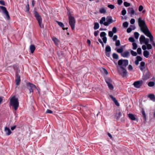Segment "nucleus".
<instances>
[{"mask_svg": "<svg viewBox=\"0 0 155 155\" xmlns=\"http://www.w3.org/2000/svg\"><path fill=\"white\" fill-rule=\"evenodd\" d=\"M27 88L30 91V93L33 92V90L34 89L36 88V86L34 84H33L30 83H29L27 84Z\"/></svg>", "mask_w": 155, "mask_h": 155, "instance_id": "obj_8", "label": "nucleus"}, {"mask_svg": "<svg viewBox=\"0 0 155 155\" xmlns=\"http://www.w3.org/2000/svg\"><path fill=\"white\" fill-rule=\"evenodd\" d=\"M117 51L118 53H121L123 51V49L122 48L117 49Z\"/></svg>", "mask_w": 155, "mask_h": 155, "instance_id": "obj_46", "label": "nucleus"}, {"mask_svg": "<svg viewBox=\"0 0 155 155\" xmlns=\"http://www.w3.org/2000/svg\"><path fill=\"white\" fill-rule=\"evenodd\" d=\"M105 81L107 84L112 82V81L111 79L110 78H106Z\"/></svg>", "mask_w": 155, "mask_h": 155, "instance_id": "obj_30", "label": "nucleus"}, {"mask_svg": "<svg viewBox=\"0 0 155 155\" xmlns=\"http://www.w3.org/2000/svg\"><path fill=\"white\" fill-rule=\"evenodd\" d=\"M150 74L148 70H147L143 76V80H147L150 78Z\"/></svg>", "mask_w": 155, "mask_h": 155, "instance_id": "obj_13", "label": "nucleus"}, {"mask_svg": "<svg viewBox=\"0 0 155 155\" xmlns=\"http://www.w3.org/2000/svg\"><path fill=\"white\" fill-rule=\"evenodd\" d=\"M112 31L114 33H116L117 32V28L115 27H114L112 28Z\"/></svg>", "mask_w": 155, "mask_h": 155, "instance_id": "obj_43", "label": "nucleus"}, {"mask_svg": "<svg viewBox=\"0 0 155 155\" xmlns=\"http://www.w3.org/2000/svg\"><path fill=\"white\" fill-rule=\"evenodd\" d=\"M99 11L101 13H105L106 12V10L104 8L100 9Z\"/></svg>", "mask_w": 155, "mask_h": 155, "instance_id": "obj_35", "label": "nucleus"}, {"mask_svg": "<svg viewBox=\"0 0 155 155\" xmlns=\"http://www.w3.org/2000/svg\"><path fill=\"white\" fill-rule=\"evenodd\" d=\"M0 9L2 10L3 12L6 15V18L9 20L10 18V17L6 8L5 7L0 6Z\"/></svg>", "mask_w": 155, "mask_h": 155, "instance_id": "obj_7", "label": "nucleus"}, {"mask_svg": "<svg viewBox=\"0 0 155 155\" xmlns=\"http://www.w3.org/2000/svg\"><path fill=\"white\" fill-rule=\"evenodd\" d=\"M137 51L138 54H141V49L140 48H138Z\"/></svg>", "mask_w": 155, "mask_h": 155, "instance_id": "obj_50", "label": "nucleus"}, {"mask_svg": "<svg viewBox=\"0 0 155 155\" xmlns=\"http://www.w3.org/2000/svg\"><path fill=\"white\" fill-rule=\"evenodd\" d=\"M132 46H133V48H132L133 50H135L136 49L137 47V44L135 42H133L132 43Z\"/></svg>", "mask_w": 155, "mask_h": 155, "instance_id": "obj_33", "label": "nucleus"}, {"mask_svg": "<svg viewBox=\"0 0 155 155\" xmlns=\"http://www.w3.org/2000/svg\"><path fill=\"white\" fill-rule=\"evenodd\" d=\"M147 36L150 38V41L151 43L153 45V46L155 47V43L153 41V37L151 33H150L147 35Z\"/></svg>", "mask_w": 155, "mask_h": 155, "instance_id": "obj_14", "label": "nucleus"}, {"mask_svg": "<svg viewBox=\"0 0 155 155\" xmlns=\"http://www.w3.org/2000/svg\"><path fill=\"white\" fill-rule=\"evenodd\" d=\"M113 57L114 59H117L118 58V56L117 54L116 53H113Z\"/></svg>", "mask_w": 155, "mask_h": 155, "instance_id": "obj_37", "label": "nucleus"}, {"mask_svg": "<svg viewBox=\"0 0 155 155\" xmlns=\"http://www.w3.org/2000/svg\"><path fill=\"white\" fill-rule=\"evenodd\" d=\"M117 71L123 77L126 76L127 71L122 66H117Z\"/></svg>", "mask_w": 155, "mask_h": 155, "instance_id": "obj_4", "label": "nucleus"}, {"mask_svg": "<svg viewBox=\"0 0 155 155\" xmlns=\"http://www.w3.org/2000/svg\"><path fill=\"white\" fill-rule=\"evenodd\" d=\"M103 72L106 74L107 75L108 74V72L107 71L105 68H103Z\"/></svg>", "mask_w": 155, "mask_h": 155, "instance_id": "obj_62", "label": "nucleus"}, {"mask_svg": "<svg viewBox=\"0 0 155 155\" xmlns=\"http://www.w3.org/2000/svg\"><path fill=\"white\" fill-rule=\"evenodd\" d=\"M128 69L129 70L131 71L133 70V68L131 65H129L128 67Z\"/></svg>", "mask_w": 155, "mask_h": 155, "instance_id": "obj_60", "label": "nucleus"}, {"mask_svg": "<svg viewBox=\"0 0 155 155\" xmlns=\"http://www.w3.org/2000/svg\"><path fill=\"white\" fill-rule=\"evenodd\" d=\"M110 97L112 99L113 101L114 102L115 104L117 106H119L120 104L118 102L117 100L115 99V98L112 95H110Z\"/></svg>", "mask_w": 155, "mask_h": 155, "instance_id": "obj_18", "label": "nucleus"}, {"mask_svg": "<svg viewBox=\"0 0 155 155\" xmlns=\"http://www.w3.org/2000/svg\"><path fill=\"white\" fill-rule=\"evenodd\" d=\"M134 35L136 39H137L139 37V33L137 32H135L134 33Z\"/></svg>", "mask_w": 155, "mask_h": 155, "instance_id": "obj_38", "label": "nucleus"}, {"mask_svg": "<svg viewBox=\"0 0 155 155\" xmlns=\"http://www.w3.org/2000/svg\"><path fill=\"white\" fill-rule=\"evenodd\" d=\"M111 49L109 45H107L105 48V54L107 57H110Z\"/></svg>", "mask_w": 155, "mask_h": 155, "instance_id": "obj_11", "label": "nucleus"}, {"mask_svg": "<svg viewBox=\"0 0 155 155\" xmlns=\"http://www.w3.org/2000/svg\"><path fill=\"white\" fill-rule=\"evenodd\" d=\"M35 48L34 45H31L30 46V49L31 51V53H33L35 50Z\"/></svg>", "mask_w": 155, "mask_h": 155, "instance_id": "obj_21", "label": "nucleus"}, {"mask_svg": "<svg viewBox=\"0 0 155 155\" xmlns=\"http://www.w3.org/2000/svg\"><path fill=\"white\" fill-rule=\"evenodd\" d=\"M148 97L150 98L151 100L154 101H155V96L153 94H149L148 96Z\"/></svg>", "mask_w": 155, "mask_h": 155, "instance_id": "obj_24", "label": "nucleus"}, {"mask_svg": "<svg viewBox=\"0 0 155 155\" xmlns=\"http://www.w3.org/2000/svg\"><path fill=\"white\" fill-rule=\"evenodd\" d=\"M126 13V11L125 9H124L121 12V14L123 15H125Z\"/></svg>", "mask_w": 155, "mask_h": 155, "instance_id": "obj_53", "label": "nucleus"}, {"mask_svg": "<svg viewBox=\"0 0 155 155\" xmlns=\"http://www.w3.org/2000/svg\"><path fill=\"white\" fill-rule=\"evenodd\" d=\"M135 22V20L134 18L131 19L130 20V23L132 24H133Z\"/></svg>", "mask_w": 155, "mask_h": 155, "instance_id": "obj_56", "label": "nucleus"}, {"mask_svg": "<svg viewBox=\"0 0 155 155\" xmlns=\"http://www.w3.org/2000/svg\"><path fill=\"white\" fill-rule=\"evenodd\" d=\"M155 85V83L153 82L150 81L149 82L148 84V85L149 87H152L154 86Z\"/></svg>", "mask_w": 155, "mask_h": 155, "instance_id": "obj_34", "label": "nucleus"}, {"mask_svg": "<svg viewBox=\"0 0 155 155\" xmlns=\"http://www.w3.org/2000/svg\"><path fill=\"white\" fill-rule=\"evenodd\" d=\"M25 9L26 10V12H28L29 10V5L28 3L27 5L25 7Z\"/></svg>", "mask_w": 155, "mask_h": 155, "instance_id": "obj_52", "label": "nucleus"}, {"mask_svg": "<svg viewBox=\"0 0 155 155\" xmlns=\"http://www.w3.org/2000/svg\"><path fill=\"white\" fill-rule=\"evenodd\" d=\"M118 64L119 66H122L124 68L128 65V61L127 60H120L118 61Z\"/></svg>", "mask_w": 155, "mask_h": 155, "instance_id": "obj_6", "label": "nucleus"}, {"mask_svg": "<svg viewBox=\"0 0 155 155\" xmlns=\"http://www.w3.org/2000/svg\"><path fill=\"white\" fill-rule=\"evenodd\" d=\"M103 24L105 26H108L110 24L107 21L104 22Z\"/></svg>", "mask_w": 155, "mask_h": 155, "instance_id": "obj_59", "label": "nucleus"}, {"mask_svg": "<svg viewBox=\"0 0 155 155\" xmlns=\"http://www.w3.org/2000/svg\"><path fill=\"white\" fill-rule=\"evenodd\" d=\"M137 60L138 61H141L142 59V58L140 56H137L136 57Z\"/></svg>", "mask_w": 155, "mask_h": 155, "instance_id": "obj_49", "label": "nucleus"}, {"mask_svg": "<svg viewBox=\"0 0 155 155\" xmlns=\"http://www.w3.org/2000/svg\"><path fill=\"white\" fill-rule=\"evenodd\" d=\"M16 79L15 80L16 84L17 85H18L19 84L20 81V76L16 74Z\"/></svg>", "mask_w": 155, "mask_h": 155, "instance_id": "obj_16", "label": "nucleus"}, {"mask_svg": "<svg viewBox=\"0 0 155 155\" xmlns=\"http://www.w3.org/2000/svg\"><path fill=\"white\" fill-rule=\"evenodd\" d=\"M122 113L121 112H119L118 113H117L116 115L117 120H119L120 117L122 116Z\"/></svg>", "mask_w": 155, "mask_h": 155, "instance_id": "obj_28", "label": "nucleus"}, {"mask_svg": "<svg viewBox=\"0 0 155 155\" xmlns=\"http://www.w3.org/2000/svg\"><path fill=\"white\" fill-rule=\"evenodd\" d=\"M69 24L71 27V29L73 30L75 28V20L74 17L70 15L69 16Z\"/></svg>", "mask_w": 155, "mask_h": 155, "instance_id": "obj_5", "label": "nucleus"}, {"mask_svg": "<svg viewBox=\"0 0 155 155\" xmlns=\"http://www.w3.org/2000/svg\"><path fill=\"white\" fill-rule=\"evenodd\" d=\"M123 26L125 28H127L128 25V22L126 21L124 22L123 24Z\"/></svg>", "mask_w": 155, "mask_h": 155, "instance_id": "obj_40", "label": "nucleus"}, {"mask_svg": "<svg viewBox=\"0 0 155 155\" xmlns=\"http://www.w3.org/2000/svg\"><path fill=\"white\" fill-rule=\"evenodd\" d=\"M5 131L6 133V134L7 135H10L12 133V132L10 130L9 128L7 127H5Z\"/></svg>", "mask_w": 155, "mask_h": 155, "instance_id": "obj_20", "label": "nucleus"}, {"mask_svg": "<svg viewBox=\"0 0 155 155\" xmlns=\"http://www.w3.org/2000/svg\"><path fill=\"white\" fill-rule=\"evenodd\" d=\"M99 32V31L98 30L94 31V36H97L98 35Z\"/></svg>", "mask_w": 155, "mask_h": 155, "instance_id": "obj_57", "label": "nucleus"}, {"mask_svg": "<svg viewBox=\"0 0 155 155\" xmlns=\"http://www.w3.org/2000/svg\"><path fill=\"white\" fill-rule=\"evenodd\" d=\"M107 6L108 8H111V9H113L115 7L114 5L111 4Z\"/></svg>", "mask_w": 155, "mask_h": 155, "instance_id": "obj_47", "label": "nucleus"}, {"mask_svg": "<svg viewBox=\"0 0 155 155\" xmlns=\"http://www.w3.org/2000/svg\"><path fill=\"white\" fill-rule=\"evenodd\" d=\"M10 103L11 105L13 107L15 110H16L19 105L18 98L15 96L13 97L10 100Z\"/></svg>", "mask_w": 155, "mask_h": 155, "instance_id": "obj_2", "label": "nucleus"}, {"mask_svg": "<svg viewBox=\"0 0 155 155\" xmlns=\"http://www.w3.org/2000/svg\"><path fill=\"white\" fill-rule=\"evenodd\" d=\"M122 56L124 58H128L130 55V53L127 51H125L121 54Z\"/></svg>", "mask_w": 155, "mask_h": 155, "instance_id": "obj_17", "label": "nucleus"}, {"mask_svg": "<svg viewBox=\"0 0 155 155\" xmlns=\"http://www.w3.org/2000/svg\"><path fill=\"white\" fill-rule=\"evenodd\" d=\"M34 15L38 21L40 27L41 28H44V26L42 23V19L41 16L36 11L34 12Z\"/></svg>", "mask_w": 155, "mask_h": 155, "instance_id": "obj_3", "label": "nucleus"}, {"mask_svg": "<svg viewBox=\"0 0 155 155\" xmlns=\"http://www.w3.org/2000/svg\"><path fill=\"white\" fill-rule=\"evenodd\" d=\"M138 22L139 26L140 28L141 31L143 32L146 35H147L151 33L146 25L144 20H142L141 18H140L138 19Z\"/></svg>", "mask_w": 155, "mask_h": 155, "instance_id": "obj_1", "label": "nucleus"}, {"mask_svg": "<svg viewBox=\"0 0 155 155\" xmlns=\"http://www.w3.org/2000/svg\"><path fill=\"white\" fill-rule=\"evenodd\" d=\"M120 45V42L119 40H117L116 41L115 45L116 46H118Z\"/></svg>", "mask_w": 155, "mask_h": 155, "instance_id": "obj_41", "label": "nucleus"}, {"mask_svg": "<svg viewBox=\"0 0 155 155\" xmlns=\"http://www.w3.org/2000/svg\"><path fill=\"white\" fill-rule=\"evenodd\" d=\"M128 116L132 120H136V118L132 114H129Z\"/></svg>", "mask_w": 155, "mask_h": 155, "instance_id": "obj_25", "label": "nucleus"}, {"mask_svg": "<svg viewBox=\"0 0 155 155\" xmlns=\"http://www.w3.org/2000/svg\"><path fill=\"white\" fill-rule=\"evenodd\" d=\"M145 62L144 61H142L140 62L139 67L141 71H143L145 68Z\"/></svg>", "mask_w": 155, "mask_h": 155, "instance_id": "obj_15", "label": "nucleus"}, {"mask_svg": "<svg viewBox=\"0 0 155 155\" xmlns=\"http://www.w3.org/2000/svg\"><path fill=\"white\" fill-rule=\"evenodd\" d=\"M110 90H113L114 88V86L111 83H110L109 84H107Z\"/></svg>", "mask_w": 155, "mask_h": 155, "instance_id": "obj_36", "label": "nucleus"}, {"mask_svg": "<svg viewBox=\"0 0 155 155\" xmlns=\"http://www.w3.org/2000/svg\"><path fill=\"white\" fill-rule=\"evenodd\" d=\"M128 13L130 14V16L131 17H133V15H137V14L136 13L133 8H129L128 9Z\"/></svg>", "mask_w": 155, "mask_h": 155, "instance_id": "obj_12", "label": "nucleus"}, {"mask_svg": "<svg viewBox=\"0 0 155 155\" xmlns=\"http://www.w3.org/2000/svg\"><path fill=\"white\" fill-rule=\"evenodd\" d=\"M130 53L133 56H137V52H134L133 50H131L130 51Z\"/></svg>", "mask_w": 155, "mask_h": 155, "instance_id": "obj_39", "label": "nucleus"}, {"mask_svg": "<svg viewBox=\"0 0 155 155\" xmlns=\"http://www.w3.org/2000/svg\"><path fill=\"white\" fill-rule=\"evenodd\" d=\"M106 34L104 32H102L100 34V37L102 38V39L104 43L106 44L107 42V38L106 37Z\"/></svg>", "mask_w": 155, "mask_h": 155, "instance_id": "obj_10", "label": "nucleus"}, {"mask_svg": "<svg viewBox=\"0 0 155 155\" xmlns=\"http://www.w3.org/2000/svg\"><path fill=\"white\" fill-rule=\"evenodd\" d=\"M143 54L145 57L148 58L149 57V53L148 51L145 50L143 52Z\"/></svg>", "mask_w": 155, "mask_h": 155, "instance_id": "obj_26", "label": "nucleus"}, {"mask_svg": "<svg viewBox=\"0 0 155 155\" xmlns=\"http://www.w3.org/2000/svg\"><path fill=\"white\" fill-rule=\"evenodd\" d=\"M109 36L110 37H112L113 35V33L112 31H109L108 32Z\"/></svg>", "mask_w": 155, "mask_h": 155, "instance_id": "obj_51", "label": "nucleus"}, {"mask_svg": "<svg viewBox=\"0 0 155 155\" xmlns=\"http://www.w3.org/2000/svg\"><path fill=\"white\" fill-rule=\"evenodd\" d=\"M58 55L59 56H64V54L62 52H61L59 53H58Z\"/></svg>", "mask_w": 155, "mask_h": 155, "instance_id": "obj_54", "label": "nucleus"}, {"mask_svg": "<svg viewBox=\"0 0 155 155\" xmlns=\"http://www.w3.org/2000/svg\"><path fill=\"white\" fill-rule=\"evenodd\" d=\"M52 112L51 110L49 109H47L46 111V113L51 114Z\"/></svg>", "mask_w": 155, "mask_h": 155, "instance_id": "obj_64", "label": "nucleus"}, {"mask_svg": "<svg viewBox=\"0 0 155 155\" xmlns=\"http://www.w3.org/2000/svg\"><path fill=\"white\" fill-rule=\"evenodd\" d=\"M52 39L56 45H58L59 44V41L57 38H53Z\"/></svg>", "mask_w": 155, "mask_h": 155, "instance_id": "obj_27", "label": "nucleus"}, {"mask_svg": "<svg viewBox=\"0 0 155 155\" xmlns=\"http://www.w3.org/2000/svg\"><path fill=\"white\" fill-rule=\"evenodd\" d=\"M143 83L142 80L139 81L134 82L133 85L136 88H139L142 86Z\"/></svg>", "mask_w": 155, "mask_h": 155, "instance_id": "obj_9", "label": "nucleus"}, {"mask_svg": "<svg viewBox=\"0 0 155 155\" xmlns=\"http://www.w3.org/2000/svg\"><path fill=\"white\" fill-rule=\"evenodd\" d=\"M118 4L120 5L123 2L122 0H118L117 1Z\"/></svg>", "mask_w": 155, "mask_h": 155, "instance_id": "obj_63", "label": "nucleus"}, {"mask_svg": "<svg viewBox=\"0 0 155 155\" xmlns=\"http://www.w3.org/2000/svg\"><path fill=\"white\" fill-rule=\"evenodd\" d=\"M129 41L132 42H134L135 41L134 39L132 37H130L129 38Z\"/></svg>", "mask_w": 155, "mask_h": 155, "instance_id": "obj_48", "label": "nucleus"}, {"mask_svg": "<svg viewBox=\"0 0 155 155\" xmlns=\"http://www.w3.org/2000/svg\"><path fill=\"white\" fill-rule=\"evenodd\" d=\"M145 38L144 36L143 35H141L139 39L140 42L141 44H142V42H144L145 40Z\"/></svg>", "mask_w": 155, "mask_h": 155, "instance_id": "obj_22", "label": "nucleus"}, {"mask_svg": "<svg viewBox=\"0 0 155 155\" xmlns=\"http://www.w3.org/2000/svg\"><path fill=\"white\" fill-rule=\"evenodd\" d=\"M99 25L97 22H95L94 24V30H96L99 28Z\"/></svg>", "mask_w": 155, "mask_h": 155, "instance_id": "obj_29", "label": "nucleus"}, {"mask_svg": "<svg viewBox=\"0 0 155 155\" xmlns=\"http://www.w3.org/2000/svg\"><path fill=\"white\" fill-rule=\"evenodd\" d=\"M117 35H114V36L113 37V40L114 41H116V40H117Z\"/></svg>", "mask_w": 155, "mask_h": 155, "instance_id": "obj_61", "label": "nucleus"}, {"mask_svg": "<svg viewBox=\"0 0 155 155\" xmlns=\"http://www.w3.org/2000/svg\"><path fill=\"white\" fill-rule=\"evenodd\" d=\"M132 29L130 28H128L127 30V33H129L132 31Z\"/></svg>", "mask_w": 155, "mask_h": 155, "instance_id": "obj_58", "label": "nucleus"}, {"mask_svg": "<svg viewBox=\"0 0 155 155\" xmlns=\"http://www.w3.org/2000/svg\"><path fill=\"white\" fill-rule=\"evenodd\" d=\"M110 97L112 99L113 101L114 102L115 104L117 106H119L120 104L118 102L117 100L115 99V98L112 95H110Z\"/></svg>", "mask_w": 155, "mask_h": 155, "instance_id": "obj_19", "label": "nucleus"}, {"mask_svg": "<svg viewBox=\"0 0 155 155\" xmlns=\"http://www.w3.org/2000/svg\"><path fill=\"white\" fill-rule=\"evenodd\" d=\"M57 22L58 24L64 30L65 29L67 30L68 29V28H64V24L61 22H59L58 21H57Z\"/></svg>", "mask_w": 155, "mask_h": 155, "instance_id": "obj_23", "label": "nucleus"}, {"mask_svg": "<svg viewBox=\"0 0 155 155\" xmlns=\"http://www.w3.org/2000/svg\"><path fill=\"white\" fill-rule=\"evenodd\" d=\"M143 7L142 5H140L139 7L138 10L140 12H141L143 10Z\"/></svg>", "mask_w": 155, "mask_h": 155, "instance_id": "obj_55", "label": "nucleus"}, {"mask_svg": "<svg viewBox=\"0 0 155 155\" xmlns=\"http://www.w3.org/2000/svg\"><path fill=\"white\" fill-rule=\"evenodd\" d=\"M147 46V48L148 49H150L152 48V46L150 44H148L147 45H146Z\"/></svg>", "mask_w": 155, "mask_h": 155, "instance_id": "obj_44", "label": "nucleus"}, {"mask_svg": "<svg viewBox=\"0 0 155 155\" xmlns=\"http://www.w3.org/2000/svg\"><path fill=\"white\" fill-rule=\"evenodd\" d=\"M107 21L110 24H111L112 22V18L111 17H107Z\"/></svg>", "mask_w": 155, "mask_h": 155, "instance_id": "obj_32", "label": "nucleus"}, {"mask_svg": "<svg viewBox=\"0 0 155 155\" xmlns=\"http://www.w3.org/2000/svg\"><path fill=\"white\" fill-rule=\"evenodd\" d=\"M124 4L125 7H129L130 5V3H128L126 2H124Z\"/></svg>", "mask_w": 155, "mask_h": 155, "instance_id": "obj_42", "label": "nucleus"}, {"mask_svg": "<svg viewBox=\"0 0 155 155\" xmlns=\"http://www.w3.org/2000/svg\"><path fill=\"white\" fill-rule=\"evenodd\" d=\"M145 40L144 42L145 45L149 44V39L148 38H145Z\"/></svg>", "mask_w": 155, "mask_h": 155, "instance_id": "obj_45", "label": "nucleus"}, {"mask_svg": "<svg viewBox=\"0 0 155 155\" xmlns=\"http://www.w3.org/2000/svg\"><path fill=\"white\" fill-rule=\"evenodd\" d=\"M106 20V18L105 17H102L100 21V23L101 24H102L104 23V22H105V21Z\"/></svg>", "mask_w": 155, "mask_h": 155, "instance_id": "obj_31", "label": "nucleus"}]
</instances>
